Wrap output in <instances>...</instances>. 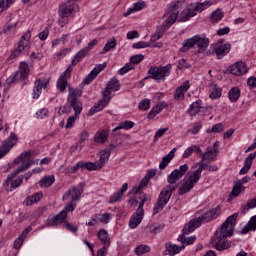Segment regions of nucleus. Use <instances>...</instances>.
Segmentation results:
<instances>
[{
    "instance_id": "f257e3e1",
    "label": "nucleus",
    "mask_w": 256,
    "mask_h": 256,
    "mask_svg": "<svg viewBox=\"0 0 256 256\" xmlns=\"http://www.w3.org/2000/svg\"><path fill=\"white\" fill-rule=\"evenodd\" d=\"M189 171V165L184 164L179 167V169H175L167 176L168 185H166L160 192L158 199L153 208V215H157V213H161L163 209H165L167 203H169L171 196L175 191H177V181L185 176V174Z\"/></svg>"
},
{
    "instance_id": "f03ea898",
    "label": "nucleus",
    "mask_w": 256,
    "mask_h": 256,
    "mask_svg": "<svg viewBox=\"0 0 256 256\" xmlns=\"http://www.w3.org/2000/svg\"><path fill=\"white\" fill-rule=\"evenodd\" d=\"M221 215V206H217L215 208L210 209L208 212L204 213L202 216L198 217L197 219L190 220L189 223H187L182 231V234L178 236L177 241L182 243L184 247H187V245H193L195 241H197V236H190L185 237L186 235H189V233H193L194 229H197L198 227H201V223H209L210 221H213V219H217Z\"/></svg>"
},
{
    "instance_id": "7ed1b4c3",
    "label": "nucleus",
    "mask_w": 256,
    "mask_h": 256,
    "mask_svg": "<svg viewBox=\"0 0 256 256\" xmlns=\"http://www.w3.org/2000/svg\"><path fill=\"white\" fill-rule=\"evenodd\" d=\"M19 163H22V165L7 176L3 184L4 189H9V183H11L19 173H23V171H27L31 165H35V161L31 159V151L23 152L14 160L15 165H19Z\"/></svg>"
},
{
    "instance_id": "20e7f679",
    "label": "nucleus",
    "mask_w": 256,
    "mask_h": 256,
    "mask_svg": "<svg viewBox=\"0 0 256 256\" xmlns=\"http://www.w3.org/2000/svg\"><path fill=\"white\" fill-rule=\"evenodd\" d=\"M233 236V229L226 224H222L220 231L217 230L214 237L211 238V243H214V247L217 251H225L231 247V242L227 241L228 237Z\"/></svg>"
},
{
    "instance_id": "39448f33",
    "label": "nucleus",
    "mask_w": 256,
    "mask_h": 256,
    "mask_svg": "<svg viewBox=\"0 0 256 256\" xmlns=\"http://www.w3.org/2000/svg\"><path fill=\"white\" fill-rule=\"evenodd\" d=\"M215 1L213 0H206L203 3L198 4H190L187 8H185L179 15L178 21L180 23H186V21H189L191 17H195L197 13H201V11H205V9H208V7H211V5H214Z\"/></svg>"
},
{
    "instance_id": "423d86ee",
    "label": "nucleus",
    "mask_w": 256,
    "mask_h": 256,
    "mask_svg": "<svg viewBox=\"0 0 256 256\" xmlns=\"http://www.w3.org/2000/svg\"><path fill=\"white\" fill-rule=\"evenodd\" d=\"M171 75V64L166 66H152L148 71L147 79H153L154 81H164L166 77Z\"/></svg>"
},
{
    "instance_id": "0eeeda50",
    "label": "nucleus",
    "mask_w": 256,
    "mask_h": 256,
    "mask_svg": "<svg viewBox=\"0 0 256 256\" xmlns=\"http://www.w3.org/2000/svg\"><path fill=\"white\" fill-rule=\"evenodd\" d=\"M84 187L85 185L83 183H80L77 186L71 187L64 193L62 200L70 201L72 203L74 201H79L81 199V195H83Z\"/></svg>"
},
{
    "instance_id": "6e6552de",
    "label": "nucleus",
    "mask_w": 256,
    "mask_h": 256,
    "mask_svg": "<svg viewBox=\"0 0 256 256\" xmlns=\"http://www.w3.org/2000/svg\"><path fill=\"white\" fill-rule=\"evenodd\" d=\"M17 141H19V137L15 132H11L10 136L4 140L2 146H0V159H3V157L17 145Z\"/></svg>"
},
{
    "instance_id": "1a4fd4ad",
    "label": "nucleus",
    "mask_w": 256,
    "mask_h": 256,
    "mask_svg": "<svg viewBox=\"0 0 256 256\" xmlns=\"http://www.w3.org/2000/svg\"><path fill=\"white\" fill-rule=\"evenodd\" d=\"M29 41H31V31L27 30L20 38L17 49L11 53L10 59H16V57H19V55L25 51V47L29 45Z\"/></svg>"
},
{
    "instance_id": "9d476101",
    "label": "nucleus",
    "mask_w": 256,
    "mask_h": 256,
    "mask_svg": "<svg viewBox=\"0 0 256 256\" xmlns=\"http://www.w3.org/2000/svg\"><path fill=\"white\" fill-rule=\"evenodd\" d=\"M95 45H97L96 39L92 40L84 49H81L74 56L71 64L68 67H70V69H73V67H75V65H77V63H79V61H81V59H85V57H87V55L89 54V50L92 49L93 47H95Z\"/></svg>"
},
{
    "instance_id": "9b49d317",
    "label": "nucleus",
    "mask_w": 256,
    "mask_h": 256,
    "mask_svg": "<svg viewBox=\"0 0 256 256\" xmlns=\"http://www.w3.org/2000/svg\"><path fill=\"white\" fill-rule=\"evenodd\" d=\"M213 52L216 55L217 59H222L231 51V44H224L223 40H219L216 44L212 45Z\"/></svg>"
},
{
    "instance_id": "f8f14e48",
    "label": "nucleus",
    "mask_w": 256,
    "mask_h": 256,
    "mask_svg": "<svg viewBox=\"0 0 256 256\" xmlns=\"http://www.w3.org/2000/svg\"><path fill=\"white\" fill-rule=\"evenodd\" d=\"M73 72V69L71 67H68L59 77L57 81V88L59 89L60 93H65V90L69 89L71 85L67 82V80L71 79V73Z\"/></svg>"
},
{
    "instance_id": "ddd939ff",
    "label": "nucleus",
    "mask_w": 256,
    "mask_h": 256,
    "mask_svg": "<svg viewBox=\"0 0 256 256\" xmlns=\"http://www.w3.org/2000/svg\"><path fill=\"white\" fill-rule=\"evenodd\" d=\"M79 11V6L75 3H66V4H61L59 6V16L62 19H65L66 17H69L72 13H77Z\"/></svg>"
},
{
    "instance_id": "4468645a",
    "label": "nucleus",
    "mask_w": 256,
    "mask_h": 256,
    "mask_svg": "<svg viewBox=\"0 0 256 256\" xmlns=\"http://www.w3.org/2000/svg\"><path fill=\"white\" fill-rule=\"evenodd\" d=\"M194 44L198 47V53H203L207 51V47H209V38L205 37L203 34L195 35Z\"/></svg>"
},
{
    "instance_id": "2eb2a0df",
    "label": "nucleus",
    "mask_w": 256,
    "mask_h": 256,
    "mask_svg": "<svg viewBox=\"0 0 256 256\" xmlns=\"http://www.w3.org/2000/svg\"><path fill=\"white\" fill-rule=\"evenodd\" d=\"M81 95H83L82 89L73 88L69 86L68 97H67V101L69 105H75L76 102H79V97H81Z\"/></svg>"
},
{
    "instance_id": "dca6fc26",
    "label": "nucleus",
    "mask_w": 256,
    "mask_h": 256,
    "mask_svg": "<svg viewBox=\"0 0 256 256\" xmlns=\"http://www.w3.org/2000/svg\"><path fill=\"white\" fill-rule=\"evenodd\" d=\"M247 64H245V62H236L234 64H232L229 68V73H231V75H245V73H247Z\"/></svg>"
},
{
    "instance_id": "f3484780",
    "label": "nucleus",
    "mask_w": 256,
    "mask_h": 256,
    "mask_svg": "<svg viewBox=\"0 0 256 256\" xmlns=\"http://www.w3.org/2000/svg\"><path fill=\"white\" fill-rule=\"evenodd\" d=\"M65 219H67V214L65 213V211H61L56 216L48 218L46 220V225H48V227H57V225L61 223H66Z\"/></svg>"
},
{
    "instance_id": "a211bd4d",
    "label": "nucleus",
    "mask_w": 256,
    "mask_h": 256,
    "mask_svg": "<svg viewBox=\"0 0 256 256\" xmlns=\"http://www.w3.org/2000/svg\"><path fill=\"white\" fill-rule=\"evenodd\" d=\"M47 85H49V81L36 80L34 83L33 99H39L41 92L47 88Z\"/></svg>"
},
{
    "instance_id": "6ab92c4d",
    "label": "nucleus",
    "mask_w": 256,
    "mask_h": 256,
    "mask_svg": "<svg viewBox=\"0 0 256 256\" xmlns=\"http://www.w3.org/2000/svg\"><path fill=\"white\" fill-rule=\"evenodd\" d=\"M183 249H185V245L179 246V245L173 244L171 242H168L165 244V251L170 256L178 255V253H181V251H183Z\"/></svg>"
},
{
    "instance_id": "aec40b11",
    "label": "nucleus",
    "mask_w": 256,
    "mask_h": 256,
    "mask_svg": "<svg viewBox=\"0 0 256 256\" xmlns=\"http://www.w3.org/2000/svg\"><path fill=\"white\" fill-rule=\"evenodd\" d=\"M129 189V184L124 183L120 190L115 192L112 196H110L109 203L113 205V203H117L121 201L123 195H125V192Z\"/></svg>"
},
{
    "instance_id": "412c9836",
    "label": "nucleus",
    "mask_w": 256,
    "mask_h": 256,
    "mask_svg": "<svg viewBox=\"0 0 256 256\" xmlns=\"http://www.w3.org/2000/svg\"><path fill=\"white\" fill-rule=\"evenodd\" d=\"M177 152V148H173L166 156H164L159 164V169L163 171V169H167V166L173 161L175 157V153Z\"/></svg>"
},
{
    "instance_id": "4be33fe9",
    "label": "nucleus",
    "mask_w": 256,
    "mask_h": 256,
    "mask_svg": "<svg viewBox=\"0 0 256 256\" xmlns=\"http://www.w3.org/2000/svg\"><path fill=\"white\" fill-rule=\"evenodd\" d=\"M119 89H121V84L119 83V80L114 77L110 81H108L104 93H107L111 96L113 91H119Z\"/></svg>"
},
{
    "instance_id": "5701e85b",
    "label": "nucleus",
    "mask_w": 256,
    "mask_h": 256,
    "mask_svg": "<svg viewBox=\"0 0 256 256\" xmlns=\"http://www.w3.org/2000/svg\"><path fill=\"white\" fill-rule=\"evenodd\" d=\"M255 158H256V151L248 155V157L244 161L243 168L240 170V175H247V173H249V169H251V165H253V160Z\"/></svg>"
},
{
    "instance_id": "b1692460",
    "label": "nucleus",
    "mask_w": 256,
    "mask_h": 256,
    "mask_svg": "<svg viewBox=\"0 0 256 256\" xmlns=\"http://www.w3.org/2000/svg\"><path fill=\"white\" fill-rule=\"evenodd\" d=\"M189 87H191V85L189 84V81H186L182 86H180L176 90L174 99H176V101H181V100L185 99V93H187V91H189Z\"/></svg>"
},
{
    "instance_id": "393cba45",
    "label": "nucleus",
    "mask_w": 256,
    "mask_h": 256,
    "mask_svg": "<svg viewBox=\"0 0 256 256\" xmlns=\"http://www.w3.org/2000/svg\"><path fill=\"white\" fill-rule=\"evenodd\" d=\"M201 109H203V101L197 100L190 105L188 114L190 117H195V115H199V113H201Z\"/></svg>"
},
{
    "instance_id": "a878e982",
    "label": "nucleus",
    "mask_w": 256,
    "mask_h": 256,
    "mask_svg": "<svg viewBox=\"0 0 256 256\" xmlns=\"http://www.w3.org/2000/svg\"><path fill=\"white\" fill-rule=\"evenodd\" d=\"M111 157V150H102L100 152V158L97 163V169H103L105 167V164L107 161H109V158Z\"/></svg>"
},
{
    "instance_id": "bb28decb",
    "label": "nucleus",
    "mask_w": 256,
    "mask_h": 256,
    "mask_svg": "<svg viewBox=\"0 0 256 256\" xmlns=\"http://www.w3.org/2000/svg\"><path fill=\"white\" fill-rule=\"evenodd\" d=\"M113 96L110 94H107V92L103 91L102 92V98L98 101L97 104V111H103L105 107H107V104L111 101Z\"/></svg>"
},
{
    "instance_id": "cd10ccee",
    "label": "nucleus",
    "mask_w": 256,
    "mask_h": 256,
    "mask_svg": "<svg viewBox=\"0 0 256 256\" xmlns=\"http://www.w3.org/2000/svg\"><path fill=\"white\" fill-rule=\"evenodd\" d=\"M97 237L99 241L103 243V245H105L106 247H111V238L109 237V232H107V230H99L97 233Z\"/></svg>"
},
{
    "instance_id": "c85d7f7f",
    "label": "nucleus",
    "mask_w": 256,
    "mask_h": 256,
    "mask_svg": "<svg viewBox=\"0 0 256 256\" xmlns=\"http://www.w3.org/2000/svg\"><path fill=\"white\" fill-rule=\"evenodd\" d=\"M143 215L144 214H138V212H135L129 221V227L130 229H137L139 225H141V222L143 221Z\"/></svg>"
},
{
    "instance_id": "c756f323",
    "label": "nucleus",
    "mask_w": 256,
    "mask_h": 256,
    "mask_svg": "<svg viewBox=\"0 0 256 256\" xmlns=\"http://www.w3.org/2000/svg\"><path fill=\"white\" fill-rule=\"evenodd\" d=\"M210 99H219V97H221L222 93H223V89H221V87H218L217 84L215 82H212L210 84Z\"/></svg>"
},
{
    "instance_id": "7c9ffc66",
    "label": "nucleus",
    "mask_w": 256,
    "mask_h": 256,
    "mask_svg": "<svg viewBox=\"0 0 256 256\" xmlns=\"http://www.w3.org/2000/svg\"><path fill=\"white\" fill-rule=\"evenodd\" d=\"M25 79H27V76L18 70L13 76L7 78L6 83L8 85H13L16 81H25Z\"/></svg>"
},
{
    "instance_id": "2f4dec72",
    "label": "nucleus",
    "mask_w": 256,
    "mask_h": 256,
    "mask_svg": "<svg viewBox=\"0 0 256 256\" xmlns=\"http://www.w3.org/2000/svg\"><path fill=\"white\" fill-rule=\"evenodd\" d=\"M43 197V192H36L32 196H28L25 200V205L31 206L34 205V203H39Z\"/></svg>"
},
{
    "instance_id": "473e14b6",
    "label": "nucleus",
    "mask_w": 256,
    "mask_h": 256,
    "mask_svg": "<svg viewBox=\"0 0 256 256\" xmlns=\"http://www.w3.org/2000/svg\"><path fill=\"white\" fill-rule=\"evenodd\" d=\"M146 4L144 1L141 2H136L133 4L132 8H129L123 15V17H129V15H131V13L135 12V11H142V9H145Z\"/></svg>"
},
{
    "instance_id": "72a5a7b5",
    "label": "nucleus",
    "mask_w": 256,
    "mask_h": 256,
    "mask_svg": "<svg viewBox=\"0 0 256 256\" xmlns=\"http://www.w3.org/2000/svg\"><path fill=\"white\" fill-rule=\"evenodd\" d=\"M15 31H17V22L11 23L8 22L3 26L2 33L4 35H15Z\"/></svg>"
},
{
    "instance_id": "f704fd0d",
    "label": "nucleus",
    "mask_w": 256,
    "mask_h": 256,
    "mask_svg": "<svg viewBox=\"0 0 256 256\" xmlns=\"http://www.w3.org/2000/svg\"><path fill=\"white\" fill-rule=\"evenodd\" d=\"M112 219H113V214L109 212L100 213L97 216L98 223H102V225H107L111 223Z\"/></svg>"
},
{
    "instance_id": "c9c22d12",
    "label": "nucleus",
    "mask_w": 256,
    "mask_h": 256,
    "mask_svg": "<svg viewBox=\"0 0 256 256\" xmlns=\"http://www.w3.org/2000/svg\"><path fill=\"white\" fill-rule=\"evenodd\" d=\"M228 97L231 103H237L239 101V97H241V90L238 87L231 88L228 92Z\"/></svg>"
},
{
    "instance_id": "e433bc0d",
    "label": "nucleus",
    "mask_w": 256,
    "mask_h": 256,
    "mask_svg": "<svg viewBox=\"0 0 256 256\" xmlns=\"http://www.w3.org/2000/svg\"><path fill=\"white\" fill-rule=\"evenodd\" d=\"M195 45V38L194 36L192 38H188L183 41L182 47L180 48L181 53H186V51H189V49H193Z\"/></svg>"
},
{
    "instance_id": "4c0bfd02",
    "label": "nucleus",
    "mask_w": 256,
    "mask_h": 256,
    "mask_svg": "<svg viewBox=\"0 0 256 256\" xmlns=\"http://www.w3.org/2000/svg\"><path fill=\"white\" fill-rule=\"evenodd\" d=\"M55 183V176L50 175V176H44L40 181H39V186L40 187H51Z\"/></svg>"
},
{
    "instance_id": "58836bf2",
    "label": "nucleus",
    "mask_w": 256,
    "mask_h": 256,
    "mask_svg": "<svg viewBox=\"0 0 256 256\" xmlns=\"http://www.w3.org/2000/svg\"><path fill=\"white\" fill-rule=\"evenodd\" d=\"M135 127V123L133 121L125 120L120 122L119 125L113 129V131H119L121 129H125L126 131L129 129H133Z\"/></svg>"
},
{
    "instance_id": "ea45409f",
    "label": "nucleus",
    "mask_w": 256,
    "mask_h": 256,
    "mask_svg": "<svg viewBox=\"0 0 256 256\" xmlns=\"http://www.w3.org/2000/svg\"><path fill=\"white\" fill-rule=\"evenodd\" d=\"M239 217V213L235 212L231 216H229L223 223L227 225L230 229H235V224L237 223V218Z\"/></svg>"
},
{
    "instance_id": "a19ab883",
    "label": "nucleus",
    "mask_w": 256,
    "mask_h": 256,
    "mask_svg": "<svg viewBox=\"0 0 256 256\" xmlns=\"http://www.w3.org/2000/svg\"><path fill=\"white\" fill-rule=\"evenodd\" d=\"M199 179H201V174L195 170L191 175L188 176L187 183L195 187L196 183H199Z\"/></svg>"
},
{
    "instance_id": "79ce46f5",
    "label": "nucleus",
    "mask_w": 256,
    "mask_h": 256,
    "mask_svg": "<svg viewBox=\"0 0 256 256\" xmlns=\"http://www.w3.org/2000/svg\"><path fill=\"white\" fill-rule=\"evenodd\" d=\"M97 77V67L89 73L82 81V85H91V82Z\"/></svg>"
},
{
    "instance_id": "37998d69",
    "label": "nucleus",
    "mask_w": 256,
    "mask_h": 256,
    "mask_svg": "<svg viewBox=\"0 0 256 256\" xmlns=\"http://www.w3.org/2000/svg\"><path fill=\"white\" fill-rule=\"evenodd\" d=\"M164 227H165V225L158 224V223H152V224L148 225V229H149L150 233H152L153 235H157V233H161V231H163Z\"/></svg>"
},
{
    "instance_id": "c03bdc74",
    "label": "nucleus",
    "mask_w": 256,
    "mask_h": 256,
    "mask_svg": "<svg viewBox=\"0 0 256 256\" xmlns=\"http://www.w3.org/2000/svg\"><path fill=\"white\" fill-rule=\"evenodd\" d=\"M109 130H100L97 136V143H107L109 139Z\"/></svg>"
},
{
    "instance_id": "a18cd8bd",
    "label": "nucleus",
    "mask_w": 256,
    "mask_h": 256,
    "mask_svg": "<svg viewBox=\"0 0 256 256\" xmlns=\"http://www.w3.org/2000/svg\"><path fill=\"white\" fill-rule=\"evenodd\" d=\"M117 47V40L115 38L109 39L103 48V53H109L111 49H115Z\"/></svg>"
},
{
    "instance_id": "49530a36",
    "label": "nucleus",
    "mask_w": 256,
    "mask_h": 256,
    "mask_svg": "<svg viewBox=\"0 0 256 256\" xmlns=\"http://www.w3.org/2000/svg\"><path fill=\"white\" fill-rule=\"evenodd\" d=\"M193 187L194 186L190 185L189 182H184V184L178 188V195H187V193H189Z\"/></svg>"
},
{
    "instance_id": "de8ad7c7",
    "label": "nucleus",
    "mask_w": 256,
    "mask_h": 256,
    "mask_svg": "<svg viewBox=\"0 0 256 256\" xmlns=\"http://www.w3.org/2000/svg\"><path fill=\"white\" fill-rule=\"evenodd\" d=\"M179 15V12H172L170 13L169 17L165 20L164 27H170L177 21V16Z\"/></svg>"
},
{
    "instance_id": "09e8293b",
    "label": "nucleus",
    "mask_w": 256,
    "mask_h": 256,
    "mask_svg": "<svg viewBox=\"0 0 256 256\" xmlns=\"http://www.w3.org/2000/svg\"><path fill=\"white\" fill-rule=\"evenodd\" d=\"M82 171H97V163L81 161Z\"/></svg>"
},
{
    "instance_id": "8fccbe9b",
    "label": "nucleus",
    "mask_w": 256,
    "mask_h": 256,
    "mask_svg": "<svg viewBox=\"0 0 256 256\" xmlns=\"http://www.w3.org/2000/svg\"><path fill=\"white\" fill-rule=\"evenodd\" d=\"M206 152L212 155L215 159L217 157V153H219V143L216 142L213 144V146H208Z\"/></svg>"
},
{
    "instance_id": "3c124183",
    "label": "nucleus",
    "mask_w": 256,
    "mask_h": 256,
    "mask_svg": "<svg viewBox=\"0 0 256 256\" xmlns=\"http://www.w3.org/2000/svg\"><path fill=\"white\" fill-rule=\"evenodd\" d=\"M151 251V247L147 245H139L135 248L136 255H145V253H149Z\"/></svg>"
},
{
    "instance_id": "603ef678",
    "label": "nucleus",
    "mask_w": 256,
    "mask_h": 256,
    "mask_svg": "<svg viewBox=\"0 0 256 256\" xmlns=\"http://www.w3.org/2000/svg\"><path fill=\"white\" fill-rule=\"evenodd\" d=\"M74 111V117H79L81 115V111H83V103L75 102L74 105H70Z\"/></svg>"
},
{
    "instance_id": "864d4df0",
    "label": "nucleus",
    "mask_w": 256,
    "mask_h": 256,
    "mask_svg": "<svg viewBox=\"0 0 256 256\" xmlns=\"http://www.w3.org/2000/svg\"><path fill=\"white\" fill-rule=\"evenodd\" d=\"M202 127L203 123H201V121L195 122L193 124V127L188 130V133H192V135H197L201 131Z\"/></svg>"
},
{
    "instance_id": "5fc2aeb1",
    "label": "nucleus",
    "mask_w": 256,
    "mask_h": 256,
    "mask_svg": "<svg viewBox=\"0 0 256 256\" xmlns=\"http://www.w3.org/2000/svg\"><path fill=\"white\" fill-rule=\"evenodd\" d=\"M143 59H145V56H143V54H136L134 56L130 57V62L131 65H139V63H141V61H143Z\"/></svg>"
},
{
    "instance_id": "6e6d98bb",
    "label": "nucleus",
    "mask_w": 256,
    "mask_h": 256,
    "mask_svg": "<svg viewBox=\"0 0 256 256\" xmlns=\"http://www.w3.org/2000/svg\"><path fill=\"white\" fill-rule=\"evenodd\" d=\"M133 49H145L147 47H154L150 42L140 41L132 45Z\"/></svg>"
},
{
    "instance_id": "4d7b16f0",
    "label": "nucleus",
    "mask_w": 256,
    "mask_h": 256,
    "mask_svg": "<svg viewBox=\"0 0 256 256\" xmlns=\"http://www.w3.org/2000/svg\"><path fill=\"white\" fill-rule=\"evenodd\" d=\"M133 69H135V66L131 63H126L124 67H122L118 73L119 75H125L127 73H129V71H133Z\"/></svg>"
},
{
    "instance_id": "13d9d810",
    "label": "nucleus",
    "mask_w": 256,
    "mask_h": 256,
    "mask_svg": "<svg viewBox=\"0 0 256 256\" xmlns=\"http://www.w3.org/2000/svg\"><path fill=\"white\" fill-rule=\"evenodd\" d=\"M222 19H223V12L221 11V9H217L211 14V21L213 22L221 21Z\"/></svg>"
},
{
    "instance_id": "bf43d9fd",
    "label": "nucleus",
    "mask_w": 256,
    "mask_h": 256,
    "mask_svg": "<svg viewBox=\"0 0 256 256\" xmlns=\"http://www.w3.org/2000/svg\"><path fill=\"white\" fill-rule=\"evenodd\" d=\"M241 191H244L243 186H241V184H236L233 186L230 195H232V197H239V195H241Z\"/></svg>"
},
{
    "instance_id": "052dcab7",
    "label": "nucleus",
    "mask_w": 256,
    "mask_h": 256,
    "mask_svg": "<svg viewBox=\"0 0 256 256\" xmlns=\"http://www.w3.org/2000/svg\"><path fill=\"white\" fill-rule=\"evenodd\" d=\"M149 107H151V100L149 99L142 100L138 105V109H140V111H147Z\"/></svg>"
},
{
    "instance_id": "680f3d73",
    "label": "nucleus",
    "mask_w": 256,
    "mask_h": 256,
    "mask_svg": "<svg viewBox=\"0 0 256 256\" xmlns=\"http://www.w3.org/2000/svg\"><path fill=\"white\" fill-rule=\"evenodd\" d=\"M18 71L23 73L26 77H29V64H27V62H21Z\"/></svg>"
},
{
    "instance_id": "e2e57ef3",
    "label": "nucleus",
    "mask_w": 256,
    "mask_h": 256,
    "mask_svg": "<svg viewBox=\"0 0 256 256\" xmlns=\"http://www.w3.org/2000/svg\"><path fill=\"white\" fill-rule=\"evenodd\" d=\"M161 112V109L159 108L158 105L154 106L150 112L148 113L147 118L148 119H153L154 117H156L157 115H159V113Z\"/></svg>"
},
{
    "instance_id": "0e129e2a",
    "label": "nucleus",
    "mask_w": 256,
    "mask_h": 256,
    "mask_svg": "<svg viewBox=\"0 0 256 256\" xmlns=\"http://www.w3.org/2000/svg\"><path fill=\"white\" fill-rule=\"evenodd\" d=\"M23 185V178H17L15 180H12L10 183L11 190L17 189Z\"/></svg>"
},
{
    "instance_id": "69168bd1",
    "label": "nucleus",
    "mask_w": 256,
    "mask_h": 256,
    "mask_svg": "<svg viewBox=\"0 0 256 256\" xmlns=\"http://www.w3.org/2000/svg\"><path fill=\"white\" fill-rule=\"evenodd\" d=\"M178 69L183 70V69H190L191 68V64L187 63V60L185 59H180L178 61V65H177Z\"/></svg>"
},
{
    "instance_id": "338daca9",
    "label": "nucleus",
    "mask_w": 256,
    "mask_h": 256,
    "mask_svg": "<svg viewBox=\"0 0 256 256\" xmlns=\"http://www.w3.org/2000/svg\"><path fill=\"white\" fill-rule=\"evenodd\" d=\"M223 131V124H215L210 130H207V133H221Z\"/></svg>"
},
{
    "instance_id": "774afa93",
    "label": "nucleus",
    "mask_w": 256,
    "mask_h": 256,
    "mask_svg": "<svg viewBox=\"0 0 256 256\" xmlns=\"http://www.w3.org/2000/svg\"><path fill=\"white\" fill-rule=\"evenodd\" d=\"M167 131H169L168 127L159 129L154 136V141H158L160 139V137H163L165 135V133H167Z\"/></svg>"
}]
</instances>
